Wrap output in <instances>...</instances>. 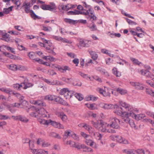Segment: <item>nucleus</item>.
Listing matches in <instances>:
<instances>
[{
  "instance_id": "nucleus-1",
  "label": "nucleus",
  "mask_w": 154,
  "mask_h": 154,
  "mask_svg": "<svg viewBox=\"0 0 154 154\" xmlns=\"http://www.w3.org/2000/svg\"><path fill=\"white\" fill-rule=\"evenodd\" d=\"M120 105L126 110L128 113H126V116L130 115L132 118L137 121L140 120L145 117V115L143 114L136 115L134 112H138V109L133 107L130 104L122 101H119Z\"/></svg>"
},
{
  "instance_id": "nucleus-2",
  "label": "nucleus",
  "mask_w": 154,
  "mask_h": 154,
  "mask_svg": "<svg viewBox=\"0 0 154 154\" xmlns=\"http://www.w3.org/2000/svg\"><path fill=\"white\" fill-rule=\"evenodd\" d=\"M124 108L121 107V110L116 109L114 111V112L117 115H119L123 118L124 121L127 123H129L132 128H135L136 127L134 121L131 119L129 117L130 115L126 116V113H128L127 111H124Z\"/></svg>"
},
{
  "instance_id": "nucleus-3",
  "label": "nucleus",
  "mask_w": 154,
  "mask_h": 154,
  "mask_svg": "<svg viewBox=\"0 0 154 154\" xmlns=\"http://www.w3.org/2000/svg\"><path fill=\"white\" fill-rule=\"evenodd\" d=\"M91 124L95 128L102 132H111V131L107 128L109 127V124L102 120H98L96 122L92 121Z\"/></svg>"
},
{
  "instance_id": "nucleus-4",
  "label": "nucleus",
  "mask_w": 154,
  "mask_h": 154,
  "mask_svg": "<svg viewBox=\"0 0 154 154\" xmlns=\"http://www.w3.org/2000/svg\"><path fill=\"white\" fill-rule=\"evenodd\" d=\"M28 112L30 113V115L32 117H47L49 115L46 111L44 108H42L39 109H35L34 107L29 108Z\"/></svg>"
},
{
  "instance_id": "nucleus-5",
  "label": "nucleus",
  "mask_w": 154,
  "mask_h": 154,
  "mask_svg": "<svg viewBox=\"0 0 154 154\" xmlns=\"http://www.w3.org/2000/svg\"><path fill=\"white\" fill-rule=\"evenodd\" d=\"M83 5L86 8L83 9V11H81V14L85 15H88V19L89 18L92 21H95L97 20V17L94 14V11L91 9V6L87 5L85 2H83Z\"/></svg>"
},
{
  "instance_id": "nucleus-6",
  "label": "nucleus",
  "mask_w": 154,
  "mask_h": 154,
  "mask_svg": "<svg viewBox=\"0 0 154 154\" xmlns=\"http://www.w3.org/2000/svg\"><path fill=\"white\" fill-rule=\"evenodd\" d=\"M38 121L40 124L47 126L51 125L56 128L60 129L64 128L63 126L60 123L52 121L50 119L46 120L42 119H38Z\"/></svg>"
},
{
  "instance_id": "nucleus-7",
  "label": "nucleus",
  "mask_w": 154,
  "mask_h": 154,
  "mask_svg": "<svg viewBox=\"0 0 154 154\" xmlns=\"http://www.w3.org/2000/svg\"><path fill=\"white\" fill-rule=\"evenodd\" d=\"M13 95L20 99V103H15L14 105L15 107L21 108H25L27 107L28 103L26 100H23V97L17 93H13Z\"/></svg>"
},
{
  "instance_id": "nucleus-8",
  "label": "nucleus",
  "mask_w": 154,
  "mask_h": 154,
  "mask_svg": "<svg viewBox=\"0 0 154 154\" xmlns=\"http://www.w3.org/2000/svg\"><path fill=\"white\" fill-rule=\"evenodd\" d=\"M81 134L85 140V143L88 145L94 148H97V145L96 143L93 140L91 139V137L90 135L87 134L84 132H81Z\"/></svg>"
},
{
  "instance_id": "nucleus-9",
  "label": "nucleus",
  "mask_w": 154,
  "mask_h": 154,
  "mask_svg": "<svg viewBox=\"0 0 154 154\" xmlns=\"http://www.w3.org/2000/svg\"><path fill=\"white\" fill-rule=\"evenodd\" d=\"M96 91L104 97L110 96L111 91H112V94L116 95L115 94V90L111 91L110 88L106 87H104V89L102 88H97Z\"/></svg>"
},
{
  "instance_id": "nucleus-10",
  "label": "nucleus",
  "mask_w": 154,
  "mask_h": 154,
  "mask_svg": "<svg viewBox=\"0 0 154 154\" xmlns=\"http://www.w3.org/2000/svg\"><path fill=\"white\" fill-rule=\"evenodd\" d=\"M110 139L113 141H116L119 143L124 144L128 143V141L123 138L121 136L112 135L110 137Z\"/></svg>"
},
{
  "instance_id": "nucleus-11",
  "label": "nucleus",
  "mask_w": 154,
  "mask_h": 154,
  "mask_svg": "<svg viewBox=\"0 0 154 154\" xmlns=\"http://www.w3.org/2000/svg\"><path fill=\"white\" fill-rule=\"evenodd\" d=\"M41 8L44 10H48L54 12H56L57 7L53 2L49 3L48 5L44 4L40 6Z\"/></svg>"
},
{
  "instance_id": "nucleus-12",
  "label": "nucleus",
  "mask_w": 154,
  "mask_h": 154,
  "mask_svg": "<svg viewBox=\"0 0 154 154\" xmlns=\"http://www.w3.org/2000/svg\"><path fill=\"white\" fill-rule=\"evenodd\" d=\"M79 43L77 44V46L80 49L83 47H89L92 43L91 41L90 40L82 39H79Z\"/></svg>"
},
{
  "instance_id": "nucleus-13",
  "label": "nucleus",
  "mask_w": 154,
  "mask_h": 154,
  "mask_svg": "<svg viewBox=\"0 0 154 154\" xmlns=\"http://www.w3.org/2000/svg\"><path fill=\"white\" fill-rule=\"evenodd\" d=\"M109 121V127L116 129L120 128L119 124L120 121L118 119L115 117H112L110 118Z\"/></svg>"
},
{
  "instance_id": "nucleus-14",
  "label": "nucleus",
  "mask_w": 154,
  "mask_h": 154,
  "mask_svg": "<svg viewBox=\"0 0 154 154\" xmlns=\"http://www.w3.org/2000/svg\"><path fill=\"white\" fill-rule=\"evenodd\" d=\"M99 106L104 109H111L114 108L116 109L115 110H121V107L119 109V106L117 104L113 105L111 104H107L103 103H101L99 104Z\"/></svg>"
},
{
  "instance_id": "nucleus-15",
  "label": "nucleus",
  "mask_w": 154,
  "mask_h": 154,
  "mask_svg": "<svg viewBox=\"0 0 154 154\" xmlns=\"http://www.w3.org/2000/svg\"><path fill=\"white\" fill-rule=\"evenodd\" d=\"M70 91L67 88H64L60 90L59 94L61 95H64V97L66 99H67L69 97H71V95L70 94Z\"/></svg>"
},
{
  "instance_id": "nucleus-16",
  "label": "nucleus",
  "mask_w": 154,
  "mask_h": 154,
  "mask_svg": "<svg viewBox=\"0 0 154 154\" xmlns=\"http://www.w3.org/2000/svg\"><path fill=\"white\" fill-rule=\"evenodd\" d=\"M140 72L141 75H145L148 78L151 79L154 81V74L153 73L147 70H145L144 69H141Z\"/></svg>"
},
{
  "instance_id": "nucleus-17",
  "label": "nucleus",
  "mask_w": 154,
  "mask_h": 154,
  "mask_svg": "<svg viewBox=\"0 0 154 154\" xmlns=\"http://www.w3.org/2000/svg\"><path fill=\"white\" fill-rule=\"evenodd\" d=\"M130 84L134 87V88L136 89L139 90H143L144 89V87L140 83L134 82H130Z\"/></svg>"
},
{
  "instance_id": "nucleus-18",
  "label": "nucleus",
  "mask_w": 154,
  "mask_h": 154,
  "mask_svg": "<svg viewBox=\"0 0 154 154\" xmlns=\"http://www.w3.org/2000/svg\"><path fill=\"white\" fill-rule=\"evenodd\" d=\"M56 114L60 117L63 122H67L68 117L64 112H56Z\"/></svg>"
},
{
  "instance_id": "nucleus-19",
  "label": "nucleus",
  "mask_w": 154,
  "mask_h": 154,
  "mask_svg": "<svg viewBox=\"0 0 154 154\" xmlns=\"http://www.w3.org/2000/svg\"><path fill=\"white\" fill-rule=\"evenodd\" d=\"M33 154H48V152L42 149H34L32 150Z\"/></svg>"
},
{
  "instance_id": "nucleus-20",
  "label": "nucleus",
  "mask_w": 154,
  "mask_h": 154,
  "mask_svg": "<svg viewBox=\"0 0 154 154\" xmlns=\"http://www.w3.org/2000/svg\"><path fill=\"white\" fill-rule=\"evenodd\" d=\"M78 126L79 127H83L85 129L88 131L89 132H92L93 130V128L91 126L88 125L86 124L81 123L78 125Z\"/></svg>"
},
{
  "instance_id": "nucleus-21",
  "label": "nucleus",
  "mask_w": 154,
  "mask_h": 154,
  "mask_svg": "<svg viewBox=\"0 0 154 154\" xmlns=\"http://www.w3.org/2000/svg\"><path fill=\"white\" fill-rule=\"evenodd\" d=\"M92 132H89L91 135H93L95 138L97 140H101L102 137V135L98 132H95V129L93 128Z\"/></svg>"
},
{
  "instance_id": "nucleus-22",
  "label": "nucleus",
  "mask_w": 154,
  "mask_h": 154,
  "mask_svg": "<svg viewBox=\"0 0 154 154\" xmlns=\"http://www.w3.org/2000/svg\"><path fill=\"white\" fill-rule=\"evenodd\" d=\"M30 102L36 105L41 106H46V103L41 100H32Z\"/></svg>"
},
{
  "instance_id": "nucleus-23",
  "label": "nucleus",
  "mask_w": 154,
  "mask_h": 154,
  "mask_svg": "<svg viewBox=\"0 0 154 154\" xmlns=\"http://www.w3.org/2000/svg\"><path fill=\"white\" fill-rule=\"evenodd\" d=\"M55 67L57 68L58 70L62 72H64V71H66V70L70 71L71 68L68 66H55Z\"/></svg>"
},
{
  "instance_id": "nucleus-24",
  "label": "nucleus",
  "mask_w": 154,
  "mask_h": 154,
  "mask_svg": "<svg viewBox=\"0 0 154 154\" xmlns=\"http://www.w3.org/2000/svg\"><path fill=\"white\" fill-rule=\"evenodd\" d=\"M54 101L63 105H66V103L63 99L59 97L55 96Z\"/></svg>"
},
{
  "instance_id": "nucleus-25",
  "label": "nucleus",
  "mask_w": 154,
  "mask_h": 154,
  "mask_svg": "<svg viewBox=\"0 0 154 154\" xmlns=\"http://www.w3.org/2000/svg\"><path fill=\"white\" fill-rule=\"evenodd\" d=\"M85 105L90 110H94L98 109L97 105L95 103H86Z\"/></svg>"
},
{
  "instance_id": "nucleus-26",
  "label": "nucleus",
  "mask_w": 154,
  "mask_h": 154,
  "mask_svg": "<svg viewBox=\"0 0 154 154\" xmlns=\"http://www.w3.org/2000/svg\"><path fill=\"white\" fill-rule=\"evenodd\" d=\"M2 39L8 42H12V40L11 38L10 35L7 33L3 35Z\"/></svg>"
},
{
  "instance_id": "nucleus-27",
  "label": "nucleus",
  "mask_w": 154,
  "mask_h": 154,
  "mask_svg": "<svg viewBox=\"0 0 154 154\" xmlns=\"http://www.w3.org/2000/svg\"><path fill=\"white\" fill-rule=\"evenodd\" d=\"M43 79L45 82L49 85H60V82L57 80H54L51 82L46 79Z\"/></svg>"
},
{
  "instance_id": "nucleus-28",
  "label": "nucleus",
  "mask_w": 154,
  "mask_h": 154,
  "mask_svg": "<svg viewBox=\"0 0 154 154\" xmlns=\"http://www.w3.org/2000/svg\"><path fill=\"white\" fill-rule=\"evenodd\" d=\"M71 131L70 130H66L64 133L63 136V139L64 140H65L66 139L70 136L71 135Z\"/></svg>"
},
{
  "instance_id": "nucleus-29",
  "label": "nucleus",
  "mask_w": 154,
  "mask_h": 154,
  "mask_svg": "<svg viewBox=\"0 0 154 154\" xmlns=\"http://www.w3.org/2000/svg\"><path fill=\"white\" fill-rule=\"evenodd\" d=\"M55 95H53L49 94L44 96V99L45 100H48L49 101H54Z\"/></svg>"
},
{
  "instance_id": "nucleus-30",
  "label": "nucleus",
  "mask_w": 154,
  "mask_h": 154,
  "mask_svg": "<svg viewBox=\"0 0 154 154\" xmlns=\"http://www.w3.org/2000/svg\"><path fill=\"white\" fill-rule=\"evenodd\" d=\"M64 21L67 23H69L70 24H75L77 23V20H74L68 18H65L64 19Z\"/></svg>"
},
{
  "instance_id": "nucleus-31",
  "label": "nucleus",
  "mask_w": 154,
  "mask_h": 154,
  "mask_svg": "<svg viewBox=\"0 0 154 154\" xmlns=\"http://www.w3.org/2000/svg\"><path fill=\"white\" fill-rule=\"evenodd\" d=\"M23 6L24 7L25 10V11L27 13H28L29 12H30V4L29 3H24L23 4Z\"/></svg>"
},
{
  "instance_id": "nucleus-32",
  "label": "nucleus",
  "mask_w": 154,
  "mask_h": 154,
  "mask_svg": "<svg viewBox=\"0 0 154 154\" xmlns=\"http://www.w3.org/2000/svg\"><path fill=\"white\" fill-rule=\"evenodd\" d=\"M22 85L23 86V88L25 89L31 87L33 85V84L32 83L29 82H27L26 81L24 82H23L22 83Z\"/></svg>"
},
{
  "instance_id": "nucleus-33",
  "label": "nucleus",
  "mask_w": 154,
  "mask_h": 154,
  "mask_svg": "<svg viewBox=\"0 0 154 154\" xmlns=\"http://www.w3.org/2000/svg\"><path fill=\"white\" fill-rule=\"evenodd\" d=\"M98 98L97 97H96L94 96L90 95L85 98V99L87 101L92 100L93 101H96Z\"/></svg>"
},
{
  "instance_id": "nucleus-34",
  "label": "nucleus",
  "mask_w": 154,
  "mask_h": 154,
  "mask_svg": "<svg viewBox=\"0 0 154 154\" xmlns=\"http://www.w3.org/2000/svg\"><path fill=\"white\" fill-rule=\"evenodd\" d=\"M43 58L48 61H50L51 62H53V61H55L56 60V59L55 58H54V57H51V56H44Z\"/></svg>"
},
{
  "instance_id": "nucleus-35",
  "label": "nucleus",
  "mask_w": 154,
  "mask_h": 154,
  "mask_svg": "<svg viewBox=\"0 0 154 154\" xmlns=\"http://www.w3.org/2000/svg\"><path fill=\"white\" fill-rule=\"evenodd\" d=\"M0 90L2 92L9 94H13V93H14V92H13V91L10 89L6 88H0Z\"/></svg>"
},
{
  "instance_id": "nucleus-36",
  "label": "nucleus",
  "mask_w": 154,
  "mask_h": 154,
  "mask_svg": "<svg viewBox=\"0 0 154 154\" xmlns=\"http://www.w3.org/2000/svg\"><path fill=\"white\" fill-rule=\"evenodd\" d=\"M116 91L121 95H124L127 93V91L126 90L118 88L116 89Z\"/></svg>"
},
{
  "instance_id": "nucleus-37",
  "label": "nucleus",
  "mask_w": 154,
  "mask_h": 154,
  "mask_svg": "<svg viewBox=\"0 0 154 154\" xmlns=\"http://www.w3.org/2000/svg\"><path fill=\"white\" fill-rule=\"evenodd\" d=\"M89 53L91 56V58L94 60H96L98 57V54L96 53L93 51H91Z\"/></svg>"
},
{
  "instance_id": "nucleus-38",
  "label": "nucleus",
  "mask_w": 154,
  "mask_h": 154,
  "mask_svg": "<svg viewBox=\"0 0 154 154\" xmlns=\"http://www.w3.org/2000/svg\"><path fill=\"white\" fill-rule=\"evenodd\" d=\"M112 72L116 77H119L121 75V72L118 71L116 68H114L112 69Z\"/></svg>"
},
{
  "instance_id": "nucleus-39",
  "label": "nucleus",
  "mask_w": 154,
  "mask_h": 154,
  "mask_svg": "<svg viewBox=\"0 0 154 154\" xmlns=\"http://www.w3.org/2000/svg\"><path fill=\"white\" fill-rule=\"evenodd\" d=\"M123 152L127 154H135L136 152V150L131 149H126L124 150Z\"/></svg>"
},
{
  "instance_id": "nucleus-40",
  "label": "nucleus",
  "mask_w": 154,
  "mask_h": 154,
  "mask_svg": "<svg viewBox=\"0 0 154 154\" xmlns=\"http://www.w3.org/2000/svg\"><path fill=\"white\" fill-rule=\"evenodd\" d=\"M50 135L51 137L58 139H60L61 138V137L59 134L54 132L51 133Z\"/></svg>"
},
{
  "instance_id": "nucleus-41",
  "label": "nucleus",
  "mask_w": 154,
  "mask_h": 154,
  "mask_svg": "<svg viewBox=\"0 0 154 154\" xmlns=\"http://www.w3.org/2000/svg\"><path fill=\"white\" fill-rule=\"evenodd\" d=\"M8 68L13 71L17 70V66L16 65L14 64H11L8 66Z\"/></svg>"
},
{
  "instance_id": "nucleus-42",
  "label": "nucleus",
  "mask_w": 154,
  "mask_h": 154,
  "mask_svg": "<svg viewBox=\"0 0 154 154\" xmlns=\"http://www.w3.org/2000/svg\"><path fill=\"white\" fill-rule=\"evenodd\" d=\"M54 49V48L53 46H49L46 47V49L49 53H52L53 54L55 55L56 53L53 51Z\"/></svg>"
},
{
  "instance_id": "nucleus-43",
  "label": "nucleus",
  "mask_w": 154,
  "mask_h": 154,
  "mask_svg": "<svg viewBox=\"0 0 154 154\" xmlns=\"http://www.w3.org/2000/svg\"><path fill=\"white\" fill-rule=\"evenodd\" d=\"M13 86L14 88L18 90H20L21 88H23V86L22 85V83H21V85L18 83L14 84L13 85Z\"/></svg>"
},
{
  "instance_id": "nucleus-44",
  "label": "nucleus",
  "mask_w": 154,
  "mask_h": 154,
  "mask_svg": "<svg viewBox=\"0 0 154 154\" xmlns=\"http://www.w3.org/2000/svg\"><path fill=\"white\" fill-rule=\"evenodd\" d=\"M83 151L84 152H92L93 151V150L91 148L87 147L85 145L83 146Z\"/></svg>"
},
{
  "instance_id": "nucleus-45",
  "label": "nucleus",
  "mask_w": 154,
  "mask_h": 154,
  "mask_svg": "<svg viewBox=\"0 0 154 154\" xmlns=\"http://www.w3.org/2000/svg\"><path fill=\"white\" fill-rule=\"evenodd\" d=\"M81 14L80 11H70L67 12V14L68 15H75Z\"/></svg>"
},
{
  "instance_id": "nucleus-46",
  "label": "nucleus",
  "mask_w": 154,
  "mask_h": 154,
  "mask_svg": "<svg viewBox=\"0 0 154 154\" xmlns=\"http://www.w3.org/2000/svg\"><path fill=\"white\" fill-rule=\"evenodd\" d=\"M25 142L29 143L30 148L32 150H32L34 149H33L34 147L33 142L32 141H31L30 140L28 139H26V141Z\"/></svg>"
},
{
  "instance_id": "nucleus-47",
  "label": "nucleus",
  "mask_w": 154,
  "mask_h": 154,
  "mask_svg": "<svg viewBox=\"0 0 154 154\" xmlns=\"http://www.w3.org/2000/svg\"><path fill=\"white\" fill-rule=\"evenodd\" d=\"M13 8V6H11L7 8H4L3 13H5V14H8L10 11L12 10Z\"/></svg>"
},
{
  "instance_id": "nucleus-48",
  "label": "nucleus",
  "mask_w": 154,
  "mask_h": 154,
  "mask_svg": "<svg viewBox=\"0 0 154 154\" xmlns=\"http://www.w3.org/2000/svg\"><path fill=\"white\" fill-rule=\"evenodd\" d=\"M28 55L30 59L36 61V58H35V55L34 53L30 52L29 53Z\"/></svg>"
},
{
  "instance_id": "nucleus-49",
  "label": "nucleus",
  "mask_w": 154,
  "mask_h": 154,
  "mask_svg": "<svg viewBox=\"0 0 154 154\" xmlns=\"http://www.w3.org/2000/svg\"><path fill=\"white\" fill-rule=\"evenodd\" d=\"M79 75H80L83 78L86 79H88L91 80V77L88 76V75L85 74L82 72H79Z\"/></svg>"
},
{
  "instance_id": "nucleus-50",
  "label": "nucleus",
  "mask_w": 154,
  "mask_h": 154,
  "mask_svg": "<svg viewBox=\"0 0 154 154\" xmlns=\"http://www.w3.org/2000/svg\"><path fill=\"white\" fill-rule=\"evenodd\" d=\"M101 52L104 54H106L109 55V56L111 57V54H110V51H109V50H107L105 48H103L101 49Z\"/></svg>"
},
{
  "instance_id": "nucleus-51",
  "label": "nucleus",
  "mask_w": 154,
  "mask_h": 154,
  "mask_svg": "<svg viewBox=\"0 0 154 154\" xmlns=\"http://www.w3.org/2000/svg\"><path fill=\"white\" fill-rule=\"evenodd\" d=\"M17 118L19 119V120L24 122H27L28 121V119L24 117H22L20 116H19L17 117Z\"/></svg>"
},
{
  "instance_id": "nucleus-52",
  "label": "nucleus",
  "mask_w": 154,
  "mask_h": 154,
  "mask_svg": "<svg viewBox=\"0 0 154 154\" xmlns=\"http://www.w3.org/2000/svg\"><path fill=\"white\" fill-rule=\"evenodd\" d=\"M130 59L134 64H136V65H139L141 63L137 59L131 57Z\"/></svg>"
},
{
  "instance_id": "nucleus-53",
  "label": "nucleus",
  "mask_w": 154,
  "mask_h": 154,
  "mask_svg": "<svg viewBox=\"0 0 154 154\" xmlns=\"http://www.w3.org/2000/svg\"><path fill=\"white\" fill-rule=\"evenodd\" d=\"M125 19L126 20V21L130 25H136L137 24V23L136 22L132 21V20L128 18H125Z\"/></svg>"
},
{
  "instance_id": "nucleus-54",
  "label": "nucleus",
  "mask_w": 154,
  "mask_h": 154,
  "mask_svg": "<svg viewBox=\"0 0 154 154\" xmlns=\"http://www.w3.org/2000/svg\"><path fill=\"white\" fill-rule=\"evenodd\" d=\"M17 70H20L21 71H25L27 69V68L26 67L23 66L19 65L17 66Z\"/></svg>"
},
{
  "instance_id": "nucleus-55",
  "label": "nucleus",
  "mask_w": 154,
  "mask_h": 154,
  "mask_svg": "<svg viewBox=\"0 0 154 154\" xmlns=\"http://www.w3.org/2000/svg\"><path fill=\"white\" fill-rule=\"evenodd\" d=\"M75 96L79 100L81 101L83 99L82 95L79 93H76L75 94Z\"/></svg>"
},
{
  "instance_id": "nucleus-56",
  "label": "nucleus",
  "mask_w": 154,
  "mask_h": 154,
  "mask_svg": "<svg viewBox=\"0 0 154 154\" xmlns=\"http://www.w3.org/2000/svg\"><path fill=\"white\" fill-rule=\"evenodd\" d=\"M147 84L151 87L154 88V82L150 80H147L146 81Z\"/></svg>"
},
{
  "instance_id": "nucleus-57",
  "label": "nucleus",
  "mask_w": 154,
  "mask_h": 154,
  "mask_svg": "<svg viewBox=\"0 0 154 154\" xmlns=\"http://www.w3.org/2000/svg\"><path fill=\"white\" fill-rule=\"evenodd\" d=\"M84 145L78 143H75V145L74 147L78 149H83Z\"/></svg>"
},
{
  "instance_id": "nucleus-58",
  "label": "nucleus",
  "mask_w": 154,
  "mask_h": 154,
  "mask_svg": "<svg viewBox=\"0 0 154 154\" xmlns=\"http://www.w3.org/2000/svg\"><path fill=\"white\" fill-rule=\"evenodd\" d=\"M65 5L62 3L60 4L58 6V9L59 10H63L66 11Z\"/></svg>"
},
{
  "instance_id": "nucleus-59",
  "label": "nucleus",
  "mask_w": 154,
  "mask_h": 154,
  "mask_svg": "<svg viewBox=\"0 0 154 154\" xmlns=\"http://www.w3.org/2000/svg\"><path fill=\"white\" fill-rule=\"evenodd\" d=\"M30 15L31 17L34 19H36V18H38V17L34 13L32 10L30 11Z\"/></svg>"
},
{
  "instance_id": "nucleus-60",
  "label": "nucleus",
  "mask_w": 154,
  "mask_h": 154,
  "mask_svg": "<svg viewBox=\"0 0 154 154\" xmlns=\"http://www.w3.org/2000/svg\"><path fill=\"white\" fill-rule=\"evenodd\" d=\"M42 29L45 31H50L52 30V28L50 26L46 27L43 26Z\"/></svg>"
},
{
  "instance_id": "nucleus-61",
  "label": "nucleus",
  "mask_w": 154,
  "mask_h": 154,
  "mask_svg": "<svg viewBox=\"0 0 154 154\" xmlns=\"http://www.w3.org/2000/svg\"><path fill=\"white\" fill-rule=\"evenodd\" d=\"M146 92L147 94H149L151 96L152 95L153 93V91L150 88H147L146 89Z\"/></svg>"
},
{
  "instance_id": "nucleus-62",
  "label": "nucleus",
  "mask_w": 154,
  "mask_h": 154,
  "mask_svg": "<svg viewBox=\"0 0 154 154\" xmlns=\"http://www.w3.org/2000/svg\"><path fill=\"white\" fill-rule=\"evenodd\" d=\"M67 54L71 58H74L76 57V55L73 53H67Z\"/></svg>"
},
{
  "instance_id": "nucleus-63",
  "label": "nucleus",
  "mask_w": 154,
  "mask_h": 154,
  "mask_svg": "<svg viewBox=\"0 0 154 154\" xmlns=\"http://www.w3.org/2000/svg\"><path fill=\"white\" fill-rule=\"evenodd\" d=\"M44 140L41 138H39L37 140V143L38 145H42V146Z\"/></svg>"
},
{
  "instance_id": "nucleus-64",
  "label": "nucleus",
  "mask_w": 154,
  "mask_h": 154,
  "mask_svg": "<svg viewBox=\"0 0 154 154\" xmlns=\"http://www.w3.org/2000/svg\"><path fill=\"white\" fill-rule=\"evenodd\" d=\"M89 27L91 31H95L97 30V26L94 23L92 24L91 26H89Z\"/></svg>"
}]
</instances>
